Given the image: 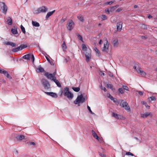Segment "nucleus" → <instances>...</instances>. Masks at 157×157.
Returning a JSON list of instances; mask_svg holds the SVG:
<instances>
[{"mask_svg": "<svg viewBox=\"0 0 157 157\" xmlns=\"http://www.w3.org/2000/svg\"><path fill=\"white\" fill-rule=\"evenodd\" d=\"M136 71L138 74L143 76H144L146 75V73L144 71L141 70V68H139L137 69H136Z\"/></svg>", "mask_w": 157, "mask_h": 157, "instance_id": "obj_15", "label": "nucleus"}, {"mask_svg": "<svg viewBox=\"0 0 157 157\" xmlns=\"http://www.w3.org/2000/svg\"><path fill=\"white\" fill-rule=\"evenodd\" d=\"M141 103L142 105H144L146 108L147 109H149L150 106L148 105L146 102L144 101H142L141 102Z\"/></svg>", "mask_w": 157, "mask_h": 157, "instance_id": "obj_36", "label": "nucleus"}, {"mask_svg": "<svg viewBox=\"0 0 157 157\" xmlns=\"http://www.w3.org/2000/svg\"><path fill=\"white\" fill-rule=\"evenodd\" d=\"M92 134L93 136V137L96 139L98 141H99L100 140H101L99 138L98 136L97 135V134L95 132V131L93 130H92Z\"/></svg>", "mask_w": 157, "mask_h": 157, "instance_id": "obj_18", "label": "nucleus"}, {"mask_svg": "<svg viewBox=\"0 0 157 157\" xmlns=\"http://www.w3.org/2000/svg\"><path fill=\"white\" fill-rule=\"evenodd\" d=\"M94 49L96 53V54H98V56H99L100 52H99L98 49L96 47H94Z\"/></svg>", "mask_w": 157, "mask_h": 157, "instance_id": "obj_37", "label": "nucleus"}, {"mask_svg": "<svg viewBox=\"0 0 157 157\" xmlns=\"http://www.w3.org/2000/svg\"><path fill=\"white\" fill-rule=\"evenodd\" d=\"M41 82L44 88L48 89L50 88V84L48 81L44 78H42Z\"/></svg>", "mask_w": 157, "mask_h": 157, "instance_id": "obj_3", "label": "nucleus"}, {"mask_svg": "<svg viewBox=\"0 0 157 157\" xmlns=\"http://www.w3.org/2000/svg\"><path fill=\"white\" fill-rule=\"evenodd\" d=\"M65 20H66V19L65 18H63L61 20V22H64L65 21Z\"/></svg>", "mask_w": 157, "mask_h": 157, "instance_id": "obj_61", "label": "nucleus"}, {"mask_svg": "<svg viewBox=\"0 0 157 157\" xmlns=\"http://www.w3.org/2000/svg\"><path fill=\"white\" fill-rule=\"evenodd\" d=\"M112 116L118 119H122L123 118V116L119 114H117L114 113H112Z\"/></svg>", "mask_w": 157, "mask_h": 157, "instance_id": "obj_13", "label": "nucleus"}, {"mask_svg": "<svg viewBox=\"0 0 157 157\" xmlns=\"http://www.w3.org/2000/svg\"><path fill=\"white\" fill-rule=\"evenodd\" d=\"M31 56V54H29L23 56V59H25L29 60Z\"/></svg>", "mask_w": 157, "mask_h": 157, "instance_id": "obj_28", "label": "nucleus"}, {"mask_svg": "<svg viewBox=\"0 0 157 157\" xmlns=\"http://www.w3.org/2000/svg\"><path fill=\"white\" fill-rule=\"evenodd\" d=\"M0 73L3 74L4 75L6 76L7 78L10 79L11 78L8 72L3 69H1L0 68Z\"/></svg>", "mask_w": 157, "mask_h": 157, "instance_id": "obj_6", "label": "nucleus"}, {"mask_svg": "<svg viewBox=\"0 0 157 157\" xmlns=\"http://www.w3.org/2000/svg\"><path fill=\"white\" fill-rule=\"evenodd\" d=\"M29 144L30 145H34L35 144V143L33 142H30Z\"/></svg>", "mask_w": 157, "mask_h": 157, "instance_id": "obj_60", "label": "nucleus"}, {"mask_svg": "<svg viewBox=\"0 0 157 157\" xmlns=\"http://www.w3.org/2000/svg\"><path fill=\"white\" fill-rule=\"evenodd\" d=\"M122 10V9L121 8H118V9L116 10V11L117 12H119L121 11Z\"/></svg>", "mask_w": 157, "mask_h": 157, "instance_id": "obj_59", "label": "nucleus"}, {"mask_svg": "<svg viewBox=\"0 0 157 157\" xmlns=\"http://www.w3.org/2000/svg\"><path fill=\"white\" fill-rule=\"evenodd\" d=\"M121 106L128 112H130L131 110L130 107L128 106V103L126 101L123 102V101H122L121 102Z\"/></svg>", "mask_w": 157, "mask_h": 157, "instance_id": "obj_5", "label": "nucleus"}, {"mask_svg": "<svg viewBox=\"0 0 157 157\" xmlns=\"http://www.w3.org/2000/svg\"><path fill=\"white\" fill-rule=\"evenodd\" d=\"M126 154L127 155H130L132 156H134L133 154L132 153L129 152H126Z\"/></svg>", "mask_w": 157, "mask_h": 157, "instance_id": "obj_52", "label": "nucleus"}, {"mask_svg": "<svg viewBox=\"0 0 157 157\" xmlns=\"http://www.w3.org/2000/svg\"><path fill=\"white\" fill-rule=\"evenodd\" d=\"M147 100L149 102H151L152 101H155L156 98L154 96H152L148 98L147 99Z\"/></svg>", "mask_w": 157, "mask_h": 157, "instance_id": "obj_30", "label": "nucleus"}, {"mask_svg": "<svg viewBox=\"0 0 157 157\" xmlns=\"http://www.w3.org/2000/svg\"><path fill=\"white\" fill-rule=\"evenodd\" d=\"M109 44L108 43L107 41L106 44H104V46L102 49V51L104 52L107 53L109 52Z\"/></svg>", "mask_w": 157, "mask_h": 157, "instance_id": "obj_7", "label": "nucleus"}, {"mask_svg": "<svg viewBox=\"0 0 157 157\" xmlns=\"http://www.w3.org/2000/svg\"><path fill=\"white\" fill-rule=\"evenodd\" d=\"M67 25V29L69 31H71L73 29L74 24L73 21L72 20H71L68 22Z\"/></svg>", "mask_w": 157, "mask_h": 157, "instance_id": "obj_8", "label": "nucleus"}, {"mask_svg": "<svg viewBox=\"0 0 157 157\" xmlns=\"http://www.w3.org/2000/svg\"><path fill=\"white\" fill-rule=\"evenodd\" d=\"M85 56L86 58V60L87 62H89L90 59L91 55L89 53L85 54Z\"/></svg>", "mask_w": 157, "mask_h": 157, "instance_id": "obj_24", "label": "nucleus"}, {"mask_svg": "<svg viewBox=\"0 0 157 157\" xmlns=\"http://www.w3.org/2000/svg\"><path fill=\"white\" fill-rule=\"evenodd\" d=\"M119 6L118 5H117L113 6L112 7L110 8V12H112L113 11L115 10Z\"/></svg>", "mask_w": 157, "mask_h": 157, "instance_id": "obj_32", "label": "nucleus"}, {"mask_svg": "<svg viewBox=\"0 0 157 157\" xmlns=\"http://www.w3.org/2000/svg\"><path fill=\"white\" fill-rule=\"evenodd\" d=\"M82 50L84 51H86L87 49V47H86V45L84 44H82Z\"/></svg>", "mask_w": 157, "mask_h": 157, "instance_id": "obj_39", "label": "nucleus"}, {"mask_svg": "<svg viewBox=\"0 0 157 157\" xmlns=\"http://www.w3.org/2000/svg\"><path fill=\"white\" fill-rule=\"evenodd\" d=\"M107 97L109 98L111 100L113 101L114 103H116L117 101V100L116 98H113V96L111 95L109 93L107 94Z\"/></svg>", "mask_w": 157, "mask_h": 157, "instance_id": "obj_17", "label": "nucleus"}, {"mask_svg": "<svg viewBox=\"0 0 157 157\" xmlns=\"http://www.w3.org/2000/svg\"><path fill=\"white\" fill-rule=\"evenodd\" d=\"M48 8L45 6H42L38 8L34 11V14H37L40 13H45L48 10Z\"/></svg>", "mask_w": 157, "mask_h": 157, "instance_id": "obj_2", "label": "nucleus"}, {"mask_svg": "<svg viewBox=\"0 0 157 157\" xmlns=\"http://www.w3.org/2000/svg\"><path fill=\"white\" fill-rule=\"evenodd\" d=\"M107 87L108 88L112 89L113 88V86L111 84H107Z\"/></svg>", "mask_w": 157, "mask_h": 157, "instance_id": "obj_45", "label": "nucleus"}, {"mask_svg": "<svg viewBox=\"0 0 157 157\" xmlns=\"http://www.w3.org/2000/svg\"><path fill=\"white\" fill-rule=\"evenodd\" d=\"M77 36L78 37V38L80 40H81L82 42H84V41H83V39H82V36L80 35H79V34H77Z\"/></svg>", "mask_w": 157, "mask_h": 157, "instance_id": "obj_42", "label": "nucleus"}, {"mask_svg": "<svg viewBox=\"0 0 157 157\" xmlns=\"http://www.w3.org/2000/svg\"><path fill=\"white\" fill-rule=\"evenodd\" d=\"M12 33L14 35L18 34L17 28V27H14L13 28H12L11 29Z\"/></svg>", "mask_w": 157, "mask_h": 157, "instance_id": "obj_20", "label": "nucleus"}, {"mask_svg": "<svg viewBox=\"0 0 157 157\" xmlns=\"http://www.w3.org/2000/svg\"><path fill=\"white\" fill-rule=\"evenodd\" d=\"M46 59H47V60L49 62H50V60L47 57H46Z\"/></svg>", "mask_w": 157, "mask_h": 157, "instance_id": "obj_64", "label": "nucleus"}, {"mask_svg": "<svg viewBox=\"0 0 157 157\" xmlns=\"http://www.w3.org/2000/svg\"><path fill=\"white\" fill-rule=\"evenodd\" d=\"M87 107L88 110L89 111V112L90 113H91L92 114H94V113L91 110L90 108V106L88 105Z\"/></svg>", "mask_w": 157, "mask_h": 157, "instance_id": "obj_46", "label": "nucleus"}, {"mask_svg": "<svg viewBox=\"0 0 157 157\" xmlns=\"http://www.w3.org/2000/svg\"><path fill=\"white\" fill-rule=\"evenodd\" d=\"M21 30L22 31V32L24 33H25V28L22 25H21Z\"/></svg>", "mask_w": 157, "mask_h": 157, "instance_id": "obj_44", "label": "nucleus"}, {"mask_svg": "<svg viewBox=\"0 0 157 157\" xmlns=\"http://www.w3.org/2000/svg\"><path fill=\"white\" fill-rule=\"evenodd\" d=\"M114 2V1H112L109 2H106L105 3V5H107L108 4L110 5L113 3Z\"/></svg>", "mask_w": 157, "mask_h": 157, "instance_id": "obj_48", "label": "nucleus"}, {"mask_svg": "<svg viewBox=\"0 0 157 157\" xmlns=\"http://www.w3.org/2000/svg\"><path fill=\"white\" fill-rule=\"evenodd\" d=\"M85 101V99L83 97V95L81 94L78 96L76 99L74 101V103L75 104H78V106L80 105L79 103H83Z\"/></svg>", "mask_w": 157, "mask_h": 157, "instance_id": "obj_1", "label": "nucleus"}, {"mask_svg": "<svg viewBox=\"0 0 157 157\" xmlns=\"http://www.w3.org/2000/svg\"><path fill=\"white\" fill-rule=\"evenodd\" d=\"M6 22L8 25H11L12 24V20L11 18L10 17H8L6 18Z\"/></svg>", "mask_w": 157, "mask_h": 157, "instance_id": "obj_19", "label": "nucleus"}, {"mask_svg": "<svg viewBox=\"0 0 157 157\" xmlns=\"http://www.w3.org/2000/svg\"><path fill=\"white\" fill-rule=\"evenodd\" d=\"M122 22L119 21L117 23V30L118 31H121L122 26Z\"/></svg>", "mask_w": 157, "mask_h": 157, "instance_id": "obj_11", "label": "nucleus"}, {"mask_svg": "<svg viewBox=\"0 0 157 157\" xmlns=\"http://www.w3.org/2000/svg\"><path fill=\"white\" fill-rule=\"evenodd\" d=\"M108 75L110 77H113V73L110 71H109L108 72Z\"/></svg>", "mask_w": 157, "mask_h": 157, "instance_id": "obj_53", "label": "nucleus"}, {"mask_svg": "<svg viewBox=\"0 0 157 157\" xmlns=\"http://www.w3.org/2000/svg\"><path fill=\"white\" fill-rule=\"evenodd\" d=\"M64 95L66 96L70 99H71L73 97V94L71 92L66 94V95Z\"/></svg>", "mask_w": 157, "mask_h": 157, "instance_id": "obj_22", "label": "nucleus"}, {"mask_svg": "<svg viewBox=\"0 0 157 157\" xmlns=\"http://www.w3.org/2000/svg\"><path fill=\"white\" fill-rule=\"evenodd\" d=\"M141 28L144 29H146L147 28V25L144 24H142L140 26Z\"/></svg>", "mask_w": 157, "mask_h": 157, "instance_id": "obj_41", "label": "nucleus"}, {"mask_svg": "<svg viewBox=\"0 0 157 157\" xmlns=\"http://www.w3.org/2000/svg\"><path fill=\"white\" fill-rule=\"evenodd\" d=\"M81 21L83 22L84 21L83 17L81 15H79L77 17Z\"/></svg>", "mask_w": 157, "mask_h": 157, "instance_id": "obj_33", "label": "nucleus"}, {"mask_svg": "<svg viewBox=\"0 0 157 157\" xmlns=\"http://www.w3.org/2000/svg\"><path fill=\"white\" fill-rule=\"evenodd\" d=\"M31 59L32 60V62L33 63H34V59H35V58H34V56L33 55V54H31Z\"/></svg>", "mask_w": 157, "mask_h": 157, "instance_id": "obj_51", "label": "nucleus"}, {"mask_svg": "<svg viewBox=\"0 0 157 157\" xmlns=\"http://www.w3.org/2000/svg\"><path fill=\"white\" fill-rule=\"evenodd\" d=\"M32 25L35 27H38L40 26V24L39 23L33 21H32Z\"/></svg>", "mask_w": 157, "mask_h": 157, "instance_id": "obj_31", "label": "nucleus"}, {"mask_svg": "<svg viewBox=\"0 0 157 157\" xmlns=\"http://www.w3.org/2000/svg\"><path fill=\"white\" fill-rule=\"evenodd\" d=\"M20 48L19 47L13 48L12 51L13 52H16L20 50Z\"/></svg>", "mask_w": 157, "mask_h": 157, "instance_id": "obj_38", "label": "nucleus"}, {"mask_svg": "<svg viewBox=\"0 0 157 157\" xmlns=\"http://www.w3.org/2000/svg\"><path fill=\"white\" fill-rule=\"evenodd\" d=\"M70 92L69 91V89L68 87H66L63 89V94L64 95H66V94L70 93Z\"/></svg>", "mask_w": 157, "mask_h": 157, "instance_id": "obj_25", "label": "nucleus"}, {"mask_svg": "<svg viewBox=\"0 0 157 157\" xmlns=\"http://www.w3.org/2000/svg\"><path fill=\"white\" fill-rule=\"evenodd\" d=\"M62 47L63 51H65L67 48V46L65 42H63L62 44Z\"/></svg>", "mask_w": 157, "mask_h": 157, "instance_id": "obj_40", "label": "nucleus"}, {"mask_svg": "<svg viewBox=\"0 0 157 157\" xmlns=\"http://www.w3.org/2000/svg\"><path fill=\"white\" fill-rule=\"evenodd\" d=\"M100 88L102 90H103L105 92L106 91V88L105 87L102 88L101 85V86H100Z\"/></svg>", "mask_w": 157, "mask_h": 157, "instance_id": "obj_54", "label": "nucleus"}, {"mask_svg": "<svg viewBox=\"0 0 157 157\" xmlns=\"http://www.w3.org/2000/svg\"><path fill=\"white\" fill-rule=\"evenodd\" d=\"M152 116V114L150 112H146L144 114H141V117L143 118H146L148 116Z\"/></svg>", "mask_w": 157, "mask_h": 157, "instance_id": "obj_14", "label": "nucleus"}, {"mask_svg": "<svg viewBox=\"0 0 157 157\" xmlns=\"http://www.w3.org/2000/svg\"><path fill=\"white\" fill-rule=\"evenodd\" d=\"M99 18L101 20H105L107 19V17L105 15H101L99 16Z\"/></svg>", "mask_w": 157, "mask_h": 157, "instance_id": "obj_27", "label": "nucleus"}, {"mask_svg": "<svg viewBox=\"0 0 157 157\" xmlns=\"http://www.w3.org/2000/svg\"><path fill=\"white\" fill-rule=\"evenodd\" d=\"M64 95L66 96L70 99H71L73 97V94L71 92L66 94V95Z\"/></svg>", "mask_w": 157, "mask_h": 157, "instance_id": "obj_21", "label": "nucleus"}, {"mask_svg": "<svg viewBox=\"0 0 157 157\" xmlns=\"http://www.w3.org/2000/svg\"><path fill=\"white\" fill-rule=\"evenodd\" d=\"M123 89L125 90H126L127 91L128 90V86H123Z\"/></svg>", "mask_w": 157, "mask_h": 157, "instance_id": "obj_49", "label": "nucleus"}, {"mask_svg": "<svg viewBox=\"0 0 157 157\" xmlns=\"http://www.w3.org/2000/svg\"><path fill=\"white\" fill-rule=\"evenodd\" d=\"M56 71L54 72H53V74H52V75H53V78H56V77L55 76V75H56Z\"/></svg>", "mask_w": 157, "mask_h": 157, "instance_id": "obj_57", "label": "nucleus"}, {"mask_svg": "<svg viewBox=\"0 0 157 157\" xmlns=\"http://www.w3.org/2000/svg\"><path fill=\"white\" fill-rule=\"evenodd\" d=\"M138 92L139 94H140V95H143L144 94V92L140 91H138Z\"/></svg>", "mask_w": 157, "mask_h": 157, "instance_id": "obj_56", "label": "nucleus"}, {"mask_svg": "<svg viewBox=\"0 0 157 157\" xmlns=\"http://www.w3.org/2000/svg\"><path fill=\"white\" fill-rule=\"evenodd\" d=\"M56 84L57 86L59 87H60L61 86V85L59 82L56 79V78H54V79H53V80Z\"/></svg>", "mask_w": 157, "mask_h": 157, "instance_id": "obj_23", "label": "nucleus"}, {"mask_svg": "<svg viewBox=\"0 0 157 157\" xmlns=\"http://www.w3.org/2000/svg\"><path fill=\"white\" fill-rule=\"evenodd\" d=\"M36 71L37 73H40L44 71V70L41 66L40 65L38 66L37 68H36Z\"/></svg>", "mask_w": 157, "mask_h": 157, "instance_id": "obj_16", "label": "nucleus"}, {"mask_svg": "<svg viewBox=\"0 0 157 157\" xmlns=\"http://www.w3.org/2000/svg\"><path fill=\"white\" fill-rule=\"evenodd\" d=\"M99 155L101 156V157H106V155L104 154V153H102L100 152H99Z\"/></svg>", "mask_w": 157, "mask_h": 157, "instance_id": "obj_50", "label": "nucleus"}, {"mask_svg": "<svg viewBox=\"0 0 157 157\" xmlns=\"http://www.w3.org/2000/svg\"><path fill=\"white\" fill-rule=\"evenodd\" d=\"M55 10H54L52 11L48 12L46 15V19L48 18L50 16H51L53 14V13L55 12Z\"/></svg>", "mask_w": 157, "mask_h": 157, "instance_id": "obj_26", "label": "nucleus"}, {"mask_svg": "<svg viewBox=\"0 0 157 157\" xmlns=\"http://www.w3.org/2000/svg\"><path fill=\"white\" fill-rule=\"evenodd\" d=\"M123 90V88H119L118 89V91L120 93L122 94L124 93Z\"/></svg>", "mask_w": 157, "mask_h": 157, "instance_id": "obj_47", "label": "nucleus"}, {"mask_svg": "<svg viewBox=\"0 0 157 157\" xmlns=\"http://www.w3.org/2000/svg\"><path fill=\"white\" fill-rule=\"evenodd\" d=\"M46 94L54 98H56L58 97L57 94L53 92H44Z\"/></svg>", "mask_w": 157, "mask_h": 157, "instance_id": "obj_9", "label": "nucleus"}, {"mask_svg": "<svg viewBox=\"0 0 157 157\" xmlns=\"http://www.w3.org/2000/svg\"><path fill=\"white\" fill-rule=\"evenodd\" d=\"M27 46L25 44H22L19 47L20 48V50H21L27 47Z\"/></svg>", "mask_w": 157, "mask_h": 157, "instance_id": "obj_35", "label": "nucleus"}, {"mask_svg": "<svg viewBox=\"0 0 157 157\" xmlns=\"http://www.w3.org/2000/svg\"><path fill=\"white\" fill-rule=\"evenodd\" d=\"M113 43L114 47H117L118 44V39H114L113 40Z\"/></svg>", "mask_w": 157, "mask_h": 157, "instance_id": "obj_29", "label": "nucleus"}, {"mask_svg": "<svg viewBox=\"0 0 157 157\" xmlns=\"http://www.w3.org/2000/svg\"><path fill=\"white\" fill-rule=\"evenodd\" d=\"M73 90L75 92H78L80 90V88L78 87H72Z\"/></svg>", "mask_w": 157, "mask_h": 157, "instance_id": "obj_43", "label": "nucleus"}, {"mask_svg": "<svg viewBox=\"0 0 157 157\" xmlns=\"http://www.w3.org/2000/svg\"><path fill=\"white\" fill-rule=\"evenodd\" d=\"M138 7V6L136 5H135L134 6V8H136Z\"/></svg>", "mask_w": 157, "mask_h": 157, "instance_id": "obj_63", "label": "nucleus"}, {"mask_svg": "<svg viewBox=\"0 0 157 157\" xmlns=\"http://www.w3.org/2000/svg\"><path fill=\"white\" fill-rule=\"evenodd\" d=\"M99 75L101 76H104L105 75V74L104 73H103L102 71H100L99 73Z\"/></svg>", "mask_w": 157, "mask_h": 157, "instance_id": "obj_55", "label": "nucleus"}, {"mask_svg": "<svg viewBox=\"0 0 157 157\" xmlns=\"http://www.w3.org/2000/svg\"><path fill=\"white\" fill-rule=\"evenodd\" d=\"M3 44L6 45H10L12 47H15L17 46V44L11 42L10 41L8 42H4L3 43Z\"/></svg>", "mask_w": 157, "mask_h": 157, "instance_id": "obj_10", "label": "nucleus"}, {"mask_svg": "<svg viewBox=\"0 0 157 157\" xmlns=\"http://www.w3.org/2000/svg\"><path fill=\"white\" fill-rule=\"evenodd\" d=\"M24 136L22 135L18 136L17 137V138L19 140H22L24 139Z\"/></svg>", "mask_w": 157, "mask_h": 157, "instance_id": "obj_34", "label": "nucleus"}, {"mask_svg": "<svg viewBox=\"0 0 157 157\" xmlns=\"http://www.w3.org/2000/svg\"><path fill=\"white\" fill-rule=\"evenodd\" d=\"M105 12H106V13H109V12H110V9L109 10L108 9H105Z\"/></svg>", "mask_w": 157, "mask_h": 157, "instance_id": "obj_58", "label": "nucleus"}, {"mask_svg": "<svg viewBox=\"0 0 157 157\" xmlns=\"http://www.w3.org/2000/svg\"><path fill=\"white\" fill-rule=\"evenodd\" d=\"M152 17V16L150 15H149L148 16V18H151Z\"/></svg>", "mask_w": 157, "mask_h": 157, "instance_id": "obj_62", "label": "nucleus"}, {"mask_svg": "<svg viewBox=\"0 0 157 157\" xmlns=\"http://www.w3.org/2000/svg\"><path fill=\"white\" fill-rule=\"evenodd\" d=\"M0 9L2 10V12L6 14L7 10V7L5 3L0 2Z\"/></svg>", "mask_w": 157, "mask_h": 157, "instance_id": "obj_4", "label": "nucleus"}, {"mask_svg": "<svg viewBox=\"0 0 157 157\" xmlns=\"http://www.w3.org/2000/svg\"><path fill=\"white\" fill-rule=\"evenodd\" d=\"M44 75L47 77L48 79H50L52 81L54 79V78L53 77L52 74H49L48 72H46L44 74Z\"/></svg>", "mask_w": 157, "mask_h": 157, "instance_id": "obj_12", "label": "nucleus"}]
</instances>
